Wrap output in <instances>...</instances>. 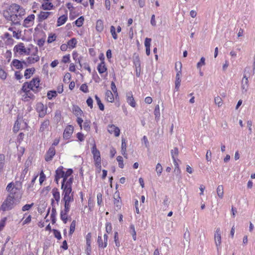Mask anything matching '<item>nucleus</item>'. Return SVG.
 Here are the masks:
<instances>
[{
  "label": "nucleus",
  "instance_id": "nucleus-30",
  "mask_svg": "<svg viewBox=\"0 0 255 255\" xmlns=\"http://www.w3.org/2000/svg\"><path fill=\"white\" fill-rule=\"evenodd\" d=\"M69 212H65V210H61L60 212V218L64 224H66L68 221L67 214Z\"/></svg>",
  "mask_w": 255,
  "mask_h": 255
},
{
  "label": "nucleus",
  "instance_id": "nucleus-7",
  "mask_svg": "<svg viewBox=\"0 0 255 255\" xmlns=\"http://www.w3.org/2000/svg\"><path fill=\"white\" fill-rule=\"evenodd\" d=\"M35 19V15L33 14H30L26 17L22 24L23 26L25 27L28 28L32 26L34 23Z\"/></svg>",
  "mask_w": 255,
  "mask_h": 255
},
{
  "label": "nucleus",
  "instance_id": "nucleus-63",
  "mask_svg": "<svg viewBox=\"0 0 255 255\" xmlns=\"http://www.w3.org/2000/svg\"><path fill=\"white\" fill-rule=\"evenodd\" d=\"M6 220V217H4L0 221V231L2 230L4 227Z\"/></svg>",
  "mask_w": 255,
  "mask_h": 255
},
{
  "label": "nucleus",
  "instance_id": "nucleus-61",
  "mask_svg": "<svg viewBox=\"0 0 255 255\" xmlns=\"http://www.w3.org/2000/svg\"><path fill=\"white\" fill-rule=\"evenodd\" d=\"M91 233H88L86 236V244L88 247L90 248L91 247Z\"/></svg>",
  "mask_w": 255,
  "mask_h": 255
},
{
  "label": "nucleus",
  "instance_id": "nucleus-5",
  "mask_svg": "<svg viewBox=\"0 0 255 255\" xmlns=\"http://www.w3.org/2000/svg\"><path fill=\"white\" fill-rule=\"evenodd\" d=\"M214 240L217 251H219L221 244V231L220 228L216 229L214 234Z\"/></svg>",
  "mask_w": 255,
  "mask_h": 255
},
{
  "label": "nucleus",
  "instance_id": "nucleus-35",
  "mask_svg": "<svg viewBox=\"0 0 255 255\" xmlns=\"http://www.w3.org/2000/svg\"><path fill=\"white\" fill-rule=\"evenodd\" d=\"M217 193L218 197L222 199L224 195V187L222 185H219L217 188Z\"/></svg>",
  "mask_w": 255,
  "mask_h": 255
},
{
  "label": "nucleus",
  "instance_id": "nucleus-34",
  "mask_svg": "<svg viewBox=\"0 0 255 255\" xmlns=\"http://www.w3.org/2000/svg\"><path fill=\"white\" fill-rule=\"evenodd\" d=\"M30 83L32 84L33 87H34L35 89H39L40 83V79L39 78H33L32 80L30 81Z\"/></svg>",
  "mask_w": 255,
  "mask_h": 255
},
{
  "label": "nucleus",
  "instance_id": "nucleus-54",
  "mask_svg": "<svg viewBox=\"0 0 255 255\" xmlns=\"http://www.w3.org/2000/svg\"><path fill=\"white\" fill-rule=\"evenodd\" d=\"M52 231H53L54 235L56 238H57L59 240L61 239V233L59 231H58L56 229H53L52 230Z\"/></svg>",
  "mask_w": 255,
  "mask_h": 255
},
{
  "label": "nucleus",
  "instance_id": "nucleus-49",
  "mask_svg": "<svg viewBox=\"0 0 255 255\" xmlns=\"http://www.w3.org/2000/svg\"><path fill=\"white\" fill-rule=\"evenodd\" d=\"M75 226L76 221L75 220H73L70 225L69 235H72L74 233L75 229Z\"/></svg>",
  "mask_w": 255,
  "mask_h": 255
},
{
  "label": "nucleus",
  "instance_id": "nucleus-9",
  "mask_svg": "<svg viewBox=\"0 0 255 255\" xmlns=\"http://www.w3.org/2000/svg\"><path fill=\"white\" fill-rule=\"evenodd\" d=\"M108 131L111 134L114 133L116 137L119 136L120 134V128L114 125H109L108 126Z\"/></svg>",
  "mask_w": 255,
  "mask_h": 255
},
{
  "label": "nucleus",
  "instance_id": "nucleus-31",
  "mask_svg": "<svg viewBox=\"0 0 255 255\" xmlns=\"http://www.w3.org/2000/svg\"><path fill=\"white\" fill-rule=\"evenodd\" d=\"M67 20V16L65 15H63L60 16L58 18V20H57V26H60L63 25V24H64L66 22Z\"/></svg>",
  "mask_w": 255,
  "mask_h": 255
},
{
  "label": "nucleus",
  "instance_id": "nucleus-59",
  "mask_svg": "<svg viewBox=\"0 0 255 255\" xmlns=\"http://www.w3.org/2000/svg\"><path fill=\"white\" fill-rule=\"evenodd\" d=\"M73 173V170L72 169H68L66 172H64V178L66 179H68V177L71 175Z\"/></svg>",
  "mask_w": 255,
  "mask_h": 255
},
{
  "label": "nucleus",
  "instance_id": "nucleus-13",
  "mask_svg": "<svg viewBox=\"0 0 255 255\" xmlns=\"http://www.w3.org/2000/svg\"><path fill=\"white\" fill-rule=\"evenodd\" d=\"M51 14H52L51 12L41 11L40 13L38 15V22L41 23L44 20L47 19Z\"/></svg>",
  "mask_w": 255,
  "mask_h": 255
},
{
  "label": "nucleus",
  "instance_id": "nucleus-45",
  "mask_svg": "<svg viewBox=\"0 0 255 255\" xmlns=\"http://www.w3.org/2000/svg\"><path fill=\"white\" fill-rule=\"evenodd\" d=\"M156 171L158 176H160L162 172V167L160 163H157L156 166Z\"/></svg>",
  "mask_w": 255,
  "mask_h": 255
},
{
  "label": "nucleus",
  "instance_id": "nucleus-37",
  "mask_svg": "<svg viewBox=\"0 0 255 255\" xmlns=\"http://www.w3.org/2000/svg\"><path fill=\"white\" fill-rule=\"evenodd\" d=\"M154 114L155 115V120L156 121H158L159 119V118H160V110H159V106L158 105H157L155 107V109H154Z\"/></svg>",
  "mask_w": 255,
  "mask_h": 255
},
{
  "label": "nucleus",
  "instance_id": "nucleus-6",
  "mask_svg": "<svg viewBox=\"0 0 255 255\" xmlns=\"http://www.w3.org/2000/svg\"><path fill=\"white\" fill-rule=\"evenodd\" d=\"M247 70V68H246L244 71V77L242 80L241 88L242 89V93H245L247 92L249 87V81L246 72Z\"/></svg>",
  "mask_w": 255,
  "mask_h": 255
},
{
  "label": "nucleus",
  "instance_id": "nucleus-58",
  "mask_svg": "<svg viewBox=\"0 0 255 255\" xmlns=\"http://www.w3.org/2000/svg\"><path fill=\"white\" fill-rule=\"evenodd\" d=\"M71 75L69 73H66L63 79L64 82L68 83L71 79Z\"/></svg>",
  "mask_w": 255,
  "mask_h": 255
},
{
  "label": "nucleus",
  "instance_id": "nucleus-40",
  "mask_svg": "<svg viewBox=\"0 0 255 255\" xmlns=\"http://www.w3.org/2000/svg\"><path fill=\"white\" fill-rule=\"evenodd\" d=\"M53 5L51 2H46L42 4V8L44 10H50L52 8Z\"/></svg>",
  "mask_w": 255,
  "mask_h": 255
},
{
  "label": "nucleus",
  "instance_id": "nucleus-51",
  "mask_svg": "<svg viewBox=\"0 0 255 255\" xmlns=\"http://www.w3.org/2000/svg\"><path fill=\"white\" fill-rule=\"evenodd\" d=\"M56 35L55 34H50L49 35L47 39V42L48 43H51L52 42L56 40Z\"/></svg>",
  "mask_w": 255,
  "mask_h": 255
},
{
  "label": "nucleus",
  "instance_id": "nucleus-47",
  "mask_svg": "<svg viewBox=\"0 0 255 255\" xmlns=\"http://www.w3.org/2000/svg\"><path fill=\"white\" fill-rule=\"evenodd\" d=\"M205 64V59L204 57H202L200 59V60L199 62H198L197 64V68L198 69H200L201 67Z\"/></svg>",
  "mask_w": 255,
  "mask_h": 255
},
{
  "label": "nucleus",
  "instance_id": "nucleus-20",
  "mask_svg": "<svg viewBox=\"0 0 255 255\" xmlns=\"http://www.w3.org/2000/svg\"><path fill=\"white\" fill-rule=\"evenodd\" d=\"M97 70L100 74H103L107 71V68L105 62H101L98 64Z\"/></svg>",
  "mask_w": 255,
  "mask_h": 255
},
{
  "label": "nucleus",
  "instance_id": "nucleus-56",
  "mask_svg": "<svg viewBox=\"0 0 255 255\" xmlns=\"http://www.w3.org/2000/svg\"><path fill=\"white\" fill-rule=\"evenodd\" d=\"M130 229L131 230V235L132 236L133 239L135 241L136 240V232L135 231L134 226L133 225H131L130 226Z\"/></svg>",
  "mask_w": 255,
  "mask_h": 255
},
{
  "label": "nucleus",
  "instance_id": "nucleus-32",
  "mask_svg": "<svg viewBox=\"0 0 255 255\" xmlns=\"http://www.w3.org/2000/svg\"><path fill=\"white\" fill-rule=\"evenodd\" d=\"M96 29L99 32H102L104 29L103 21L99 19L96 22Z\"/></svg>",
  "mask_w": 255,
  "mask_h": 255
},
{
  "label": "nucleus",
  "instance_id": "nucleus-28",
  "mask_svg": "<svg viewBox=\"0 0 255 255\" xmlns=\"http://www.w3.org/2000/svg\"><path fill=\"white\" fill-rule=\"evenodd\" d=\"M122 154L124 156L127 158L128 154L127 153V144L125 141V139H122Z\"/></svg>",
  "mask_w": 255,
  "mask_h": 255
},
{
  "label": "nucleus",
  "instance_id": "nucleus-46",
  "mask_svg": "<svg viewBox=\"0 0 255 255\" xmlns=\"http://www.w3.org/2000/svg\"><path fill=\"white\" fill-rule=\"evenodd\" d=\"M98 243L99 248H105L107 247V246L105 245V242H103V240L101 236H98Z\"/></svg>",
  "mask_w": 255,
  "mask_h": 255
},
{
  "label": "nucleus",
  "instance_id": "nucleus-23",
  "mask_svg": "<svg viewBox=\"0 0 255 255\" xmlns=\"http://www.w3.org/2000/svg\"><path fill=\"white\" fill-rule=\"evenodd\" d=\"M35 71L34 68L26 69L24 72V77L25 79H29L33 74Z\"/></svg>",
  "mask_w": 255,
  "mask_h": 255
},
{
  "label": "nucleus",
  "instance_id": "nucleus-42",
  "mask_svg": "<svg viewBox=\"0 0 255 255\" xmlns=\"http://www.w3.org/2000/svg\"><path fill=\"white\" fill-rule=\"evenodd\" d=\"M57 95L56 91H49L47 93V96L48 99L51 100L53 98L56 97Z\"/></svg>",
  "mask_w": 255,
  "mask_h": 255
},
{
  "label": "nucleus",
  "instance_id": "nucleus-11",
  "mask_svg": "<svg viewBox=\"0 0 255 255\" xmlns=\"http://www.w3.org/2000/svg\"><path fill=\"white\" fill-rule=\"evenodd\" d=\"M92 152L93 154V157L95 162L99 163L100 161H101L100 152L99 150L97 149L95 145H94L92 148Z\"/></svg>",
  "mask_w": 255,
  "mask_h": 255
},
{
  "label": "nucleus",
  "instance_id": "nucleus-10",
  "mask_svg": "<svg viewBox=\"0 0 255 255\" xmlns=\"http://www.w3.org/2000/svg\"><path fill=\"white\" fill-rule=\"evenodd\" d=\"M3 16L8 21H11L15 25V21L17 16L14 15L12 13L9 12V7L7 10L3 12Z\"/></svg>",
  "mask_w": 255,
  "mask_h": 255
},
{
  "label": "nucleus",
  "instance_id": "nucleus-38",
  "mask_svg": "<svg viewBox=\"0 0 255 255\" xmlns=\"http://www.w3.org/2000/svg\"><path fill=\"white\" fill-rule=\"evenodd\" d=\"M95 98L100 110L101 111H104V106L103 104L102 103L100 98L97 95H95Z\"/></svg>",
  "mask_w": 255,
  "mask_h": 255
},
{
  "label": "nucleus",
  "instance_id": "nucleus-44",
  "mask_svg": "<svg viewBox=\"0 0 255 255\" xmlns=\"http://www.w3.org/2000/svg\"><path fill=\"white\" fill-rule=\"evenodd\" d=\"M84 20V17L81 16L75 21V23L78 27H80L83 25Z\"/></svg>",
  "mask_w": 255,
  "mask_h": 255
},
{
  "label": "nucleus",
  "instance_id": "nucleus-25",
  "mask_svg": "<svg viewBox=\"0 0 255 255\" xmlns=\"http://www.w3.org/2000/svg\"><path fill=\"white\" fill-rule=\"evenodd\" d=\"M27 59V63L28 64H32L38 61L39 60V57L37 55L34 54L32 56L28 57Z\"/></svg>",
  "mask_w": 255,
  "mask_h": 255
},
{
  "label": "nucleus",
  "instance_id": "nucleus-39",
  "mask_svg": "<svg viewBox=\"0 0 255 255\" xmlns=\"http://www.w3.org/2000/svg\"><path fill=\"white\" fill-rule=\"evenodd\" d=\"M76 44L77 40L75 38H72L70 40H69L67 43V44L69 47H71L72 48L75 47Z\"/></svg>",
  "mask_w": 255,
  "mask_h": 255
},
{
  "label": "nucleus",
  "instance_id": "nucleus-8",
  "mask_svg": "<svg viewBox=\"0 0 255 255\" xmlns=\"http://www.w3.org/2000/svg\"><path fill=\"white\" fill-rule=\"evenodd\" d=\"M56 153L55 147L51 146L45 155V160L46 161H51Z\"/></svg>",
  "mask_w": 255,
  "mask_h": 255
},
{
  "label": "nucleus",
  "instance_id": "nucleus-21",
  "mask_svg": "<svg viewBox=\"0 0 255 255\" xmlns=\"http://www.w3.org/2000/svg\"><path fill=\"white\" fill-rule=\"evenodd\" d=\"M11 64L17 69H22L23 68L22 61L17 59L13 60Z\"/></svg>",
  "mask_w": 255,
  "mask_h": 255
},
{
  "label": "nucleus",
  "instance_id": "nucleus-55",
  "mask_svg": "<svg viewBox=\"0 0 255 255\" xmlns=\"http://www.w3.org/2000/svg\"><path fill=\"white\" fill-rule=\"evenodd\" d=\"M28 169H27V167H25L24 169L22 170L20 177V180H22V181L24 180L25 175L28 172Z\"/></svg>",
  "mask_w": 255,
  "mask_h": 255
},
{
  "label": "nucleus",
  "instance_id": "nucleus-12",
  "mask_svg": "<svg viewBox=\"0 0 255 255\" xmlns=\"http://www.w3.org/2000/svg\"><path fill=\"white\" fill-rule=\"evenodd\" d=\"M74 130V128L72 126H68L65 129L63 132V138L69 139L72 135Z\"/></svg>",
  "mask_w": 255,
  "mask_h": 255
},
{
  "label": "nucleus",
  "instance_id": "nucleus-2",
  "mask_svg": "<svg viewBox=\"0 0 255 255\" xmlns=\"http://www.w3.org/2000/svg\"><path fill=\"white\" fill-rule=\"evenodd\" d=\"M14 196L8 195L3 201L0 207V210L3 211H8L13 207Z\"/></svg>",
  "mask_w": 255,
  "mask_h": 255
},
{
  "label": "nucleus",
  "instance_id": "nucleus-27",
  "mask_svg": "<svg viewBox=\"0 0 255 255\" xmlns=\"http://www.w3.org/2000/svg\"><path fill=\"white\" fill-rule=\"evenodd\" d=\"M105 96L106 99L108 102L112 103L114 101V95L111 91L107 90L106 92Z\"/></svg>",
  "mask_w": 255,
  "mask_h": 255
},
{
  "label": "nucleus",
  "instance_id": "nucleus-41",
  "mask_svg": "<svg viewBox=\"0 0 255 255\" xmlns=\"http://www.w3.org/2000/svg\"><path fill=\"white\" fill-rule=\"evenodd\" d=\"M26 85L27 86V88H28V90H32L33 92H34L35 93H36L39 92V89H35L34 87H33V85L30 82H25Z\"/></svg>",
  "mask_w": 255,
  "mask_h": 255
},
{
  "label": "nucleus",
  "instance_id": "nucleus-57",
  "mask_svg": "<svg viewBox=\"0 0 255 255\" xmlns=\"http://www.w3.org/2000/svg\"><path fill=\"white\" fill-rule=\"evenodd\" d=\"M34 204L32 203L30 204H26L22 208V211H26L29 210L33 206Z\"/></svg>",
  "mask_w": 255,
  "mask_h": 255
},
{
  "label": "nucleus",
  "instance_id": "nucleus-33",
  "mask_svg": "<svg viewBox=\"0 0 255 255\" xmlns=\"http://www.w3.org/2000/svg\"><path fill=\"white\" fill-rule=\"evenodd\" d=\"M52 193L55 200L56 201L57 203H58L60 201V193L58 191V189L56 188H53L52 190Z\"/></svg>",
  "mask_w": 255,
  "mask_h": 255
},
{
  "label": "nucleus",
  "instance_id": "nucleus-15",
  "mask_svg": "<svg viewBox=\"0 0 255 255\" xmlns=\"http://www.w3.org/2000/svg\"><path fill=\"white\" fill-rule=\"evenodd\" d=\"M35 98V96L29 90L27 92L24 93L22 96V100L24 102H28L29 100H34Z\"/></svg>",
  "mask_w": 255,
  "mask_h": 255
},
{
  "label": "nucleus",
  "instance_id": "nucleus-53",
  "mask_svg": "<svg viewBox=\"0 0 255 255\" xmlns=\"http://www.w3.org/2000/svg\"><path fill=\"white\" fill-rule=\"evenodd\" d=\"M117 160L119 162V166L121 168H123L124 167V163H123V158L121 156H118L117 157Z\"/></svg>",
  "mask_w": 255,
  "mask_h": 255
},
{
  "label": "nucleus",
  "instance_id": "nucleus-29",
  "mask_svg": "<svg viewBox=\"0 0 255 255\" xmlns=\"http://www.w3.org/2000/svg\"><path fill=\"white\" fill-rule=\"evenodd\" d=\"M72 111L76 117L81 116L83 114V111L78 106H73Z\"/></svg>",
  "mask_w": 255,
  "mask_h": 255
},
{
  "label": "nucleus",
  "instance_id": "nucleus-24",
  "mask_svg": "<svg viewBox=\"0 0 255 255\" xmlns=\"http://www.w3.org/2000/svg\"><path fill=\"white\" fill-rule=\"evenodd\" d=\"M63 166H60L57 168V169L55 171V176L59 178H62L63 179H64V171L63 170Z\"/></svg>",
  "mask_w": 255,
  "mask_h": 255
},
{
  "label": "nucleus",
  "instance_id": "nucleus-19",
  "mask_svg": "<svg viewBox=\"0 0 255 255\" xmlns=\"http://www.w3.org/2000/svg\"><path fill=\"white\" fill-rule=\"evenodd\" d=\"M114 198V204L117 206V207L120 209L121 207V201L119 192H116L115 193Z\"/></svg>",
  "mask_w": 255,
  "mask_h": 255
},
{
  "label": "nucleus",
  "instance_id": "nucleus-18",
  "mask_svg": "<svg viewBox=\"0 0 255 255\" xmlns=\"http://www.w3.org/2000/svg\"><path fill=\"white\" fill-rule=\"evenodd\" d=\"M181 75V70L180 69L178 70V73H176V80H175V89L177 91L179 90V86L180 85L181 83V80H180V77Z\"/></svg>",
  "mask_w": 255,
  "mask_h": 255
},
{
  "label": "nucleus",
  "instance_id": "nucleus-36",
  "mask_svg": "<svg viewBox=\"0 0 255 255\" xmlns=\"http://www.w3.org/2000/svg\"><path fill=\"white\" fill-rule=\"evenodd\" d=\"M171 154L172 158L173 159H178L177 156L179 154V150L177 147H174L171 150Z\"/></svg>",
  "mask_w": 255,
  "mask_h": 255
},
{
  "label": "nucleus",
  "instance_id": "nucleus-50",
  "mask_svg": "<svg viewBox=\"0 0 255 255\" xmlns=\"http://www.w3.org/2000/svg\"><path fill=\"white\" fill-rule=\"evenodd\" d=\"M215 103L219 107H221L222 105V100L219 96L215 98Z\"/></svg>",
  "mask_w": 255,
  "mask_h": 255
},
{
  "label": "nucleus",
  "instance_id": "nucleus-62",
  "mask_svg": "<svg viewBox=\"0 0 255 255\" xmlns=\"http://www.w3.org/2000/svg\"><path fill=\"white\" fill-rule=\"evenodd\" d=\"M114 240H115L116 246L117 247H119L120 246V242L119 241L118 233L117 232L115 233Z\"/></svg>",
  "mask_w": 255,
  "mask_h": 255
},
{
  "label": "nucleus",
  "instance_id": "nucleus-22",
  "mask_svg": "<svg viewBox=\"0 0 255 255\" xmlns=\"http://www.w3.org/2000/svg\"><path fill=\"white\" fill-rule=\"evenodd\" d=\"M49 125V121L48 120H45L41 125L39 129V132H43L45 130H47Z\"/></svg>",
  "mask_w": 255,
  "mask_h": 255
},
{
  "label": "nucleus",
  "instance_id": "nucleus-16",
  "mask_svg": "<svg viewBox=\"0 0 255 255\" xmlns=\"http://www.w3.org/2000/svg\"><path fill=\"white\" fill-rule=\"evenodd\" d=\"M127 101L130 106L132 107H135L136 106V103L132 96L131 92H129L127 94Z\"/></svg>",
  "mask_w": 255,
  "mask_h": 255
},
{
  "label": "nucleus",
  "instance_id": "nucleus-52",
  "mask_svg": "<svg viewBox=\"0 0 255 255\" xmlns=\"http://www.w3.org/2000/svg\"><path fill=\"white\" fill-rule=\"evenodd\" d=\"M7 77V74L2 68H0V78L2 80H5Z\"/></svg>",
  "mask_w": 255,
  "mask_h": 255
},
{
  "label": "nucleus",
  "instance_id": "nucleus-43",
  "mask_svg": "<svg viewBox=\"0 0 255 255\" xmlns=\"http://www.w3.org/2000/svg\"><path fill=\"white\" fill-rule=\"evenodd\" d=\"M5 155L3 154H0V171L1 170L4 165Z\"/></svg>",
  "mask_w": 255,
  "mask_h": 255
},
{
  "label": "nucleus",
  "instance_id": "nucleus-26",
  "mask_svg": "<svg viewBox=\"0 0 255 255\" xmlns=\"http://www.w3.org/2000/svg\"><path fill=\"white\" fill-rule=\"evenodd\" d=\"M74 200H62V202H63L64 204V210L65 212H69L70 209V203L73 202Z\"/></svg>",
  "mask_w": 255,
  "mask_h": 255
},
{
  "label": "nucleus",
  "instance_id": "nucleus-1",
  "mask_svg": "<svg viewBox=\"0 0 255 255\" xmlns=\"http://www.w3.org/2000/svg\"><path fill=\"white\" fill-rule=\"evenodd\" d=\"M9 12L12 13L13 16H17L15 25L20 24V21L23 19V16L26 13L25 9L16 3H12L9 6Z\"/></svg>",
  "mask_w": 255,
  "mask_h": 255
},
{
  "label": "nucleus",
  "instance_id": "nucleus-60",
  "mask_svg": "<svg viewBox=\"0 0 255 255\" xmlns=\"http://www.w3.org/2000/svg\"><path fill=\"white\" fill-rule=\"evenodd\" d=\"M112 230V227L111 223L108 222L106 225V230L107 233H110Z\"/></svg>",
  "mask_w": 255,
  "mask_h": 255
},
{
  "label": "nucleus",
  "instance_id": "nucleus-64",
  "mask_svg": "<svg viewBox=\"0 0 255 255\" xmlns=\"http://www.w3.org/2000/svg\"><path fill=\"white\" fill-rule=\"evenodd\" d=\"M80 90L83 92L86 93L88 92V86L86 84H83L81 86Z\"/></svg>",
  "mask_w": 255,
  "mask_h": 255
},
{
  "label": "nucleus",
  "instance_id": "nucleus-14",
  "mask_svg": "<svg viewBox=\"0 0 255 255\" xmlns=\"http://www.w3.org/2000/svg\"><path fill=\"white\" fill-rule=\"evenodd\" d=\"M13 50L14 52H19L20 54H22L23 53H26V50L23 43H20L19 44L16 45L14 46Z\"/></svg>",
  "mask_w": 255,
  "mask_h": 255
},
{
  "label": "nucleus",
  "instance_id": "nucleus-3",
  "mask_svg": "<svg viewBox=\"0 0 255 255\" xmlns=\"http://www.w3.org/2000/svg\"><path fill=\"white\" fill-rule=\"evenodd\" d=\"M61 189L63 196L62 200H74V192H72V188L65 187L63 185L61 186Z\"/></svg>",
  "mask_w": 255,
  "mask_h": 255
},
{
  "label": "nucleus",
  "instance_id": "nucleus-48",
  "mask_svg": "<svg viewBox=\"0 0 255 255\" xmlns=\"http://www.w3.org/2000/svg\"><path fill=\"white\" fill-rule=\"evenodd\" d=\"M110 32L112 35V36L114 39H117L118 38V36L116 32V28L115 26H111L110 28Z\"/></svg>",
  "mask_w": 255,
  "mask_h": 255
},
{
  "label": "nucleus",
  "instance_id": "nucleus-17",
  "mask_svg": "<svg viewBox=\"0 0 255 255\" xmlns=\"http://www.w3.org/2000/svg\"><path fill=\"white\" fill-rule=\"evenodd\" d=\"M73 181V177H71L69 179H66L65 178L62 180V182L61 183V186H64L65 187L67 188H72V185Z\"/></svg>",
  "mask_w": 255,
  "mask_h": 255
},
{
  "label": "nucleus",
  "instance_id": "nucleus-4",
  "mask_svg": "<svg viewBox=\"0 0 255 255\" xmlns=\"http://www.w3.org/2000/svg\"><path fill=\"white\" fill-rule=\"evenodd\" d=\"M36 111L39 113V117L43 118L47 114V107L42 103H38L36 104Z\"/></svg>",
  "mask_w": 255,
  "mask_h": 255
}]
</instances>
